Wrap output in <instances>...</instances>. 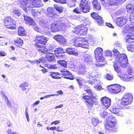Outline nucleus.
<instances>
[{
  "label": "nucleus",
  "instance_id": "60",
  "mask_svg": "<svg viewBox=\"0 0 134 134\" xmlns=\"http://www.w3.org/2000/svg\"><path fill=\"white\" fill-rule=\"evenodd\" d=\"M54 1L60 3L62 4H65L66 3V0H53Z\"/></svg>",
  "mask_w": 134,
  "mask_h": 134
},
{
  "label": "nucleus",
  "instance_id": "61",
  "mask_svg": "<svg viewBox=\"0 0 134 134\" xmlns=\"http://www.w3.org/2000/svg\"><path fill=\"white\" fill-rule=\"evenodd\" d=\"M1 93L2 96L3 98L5 99V100L8 98L5 94L4 92V91H1Z\"/></svg>",
  "mask_w": 134,
  "mask_h": 134
},
{
  "label": "nucleus",
  "instance_id": "31",
  "mask_svg": "<svg viewBox=\"0 0 134 134\" xmlns=\"http://www.w3.org/2000/svg\"><path fill=\"white\" fill-rule=\"evenodd\" d=\"M84 91L86 92L85 93H87L88 94H90L92 96H93V93L89 87H88L87 86H85L84 87Z\"/></svg>",
  "mask_w": 134,
  "mask_h": 134
},
{
  "label": "nucleus",
  "instance_id": "4",
  "mask_svg": "<svg viewBox=\"0 0 134 134\" xmlns=\"http://www.w3.org/2000/svg\"><path fill=\"white\" fill-rule=\"evenodd\" d=\"M132 100V95L130 93H127L124 94L121 100L118 99L117 103H120L121 105L126 106L131 103Z\"/></svg>",
  "mask_w": 134,
  "mask_h": 134
},
{
  "label": "nucleus",
  "instance_id": "37",
  "mask_svg": "<svg viewBox=\"0 0 134 134\" xmlns=\"http://www.w3.org/2000/svg\"><path fill=\"white\" fill-rule=\"evenodd\" d=\"M57 62L64 68L66 67L67 63L66 61L64 60H58Z\"/></svg>",
  "mask_w": 134,
  "mask_h": 134
},
{
  "label": "nucleus",
  "instance_id": "54",
  "mask_svg": "<svg viewBox=\"0 0 134 134\" xmlns=\"http://www.w3.org/2000/svg\"><path fill=\"white\" fill-rule=\"evenodd\" d=\"M33 28L37 32H40V29L38 27L37 25L35 23L34 25Z\"/></svg>",
  "mask_w": 134,
  "mask_h": 134
},
{
  "label": "nucleus",
  "instance_id": "18",
  "mask_svg": "<svg viewBox=\"0 0 134 134\" xmlns=\"http://www.w3.org/2000/svg\"><path fill=\"white\" fill-rule=\"evenodd\" d=\"M61 71L62 72L61 75L64 76L65 78L71 80L74 79L72 74L69 71L64 70H62Z\"/></svg>",
  "mask_w": 134,
  "mask_h": 134
},
{
  "label": "nucleus",
  "instance_id": "24",
  "mask_svg": "<svg viewBox=\"0 0 134 134\" xmlns=\"http://www.w3.org/2000/svg\"><path fill=\"white\" fill-rule=\"evenodd\" d=\"M125 40L127 43L133 42L134 41V34L127 35L125 37Z\"/></svg>",
  "mask_w": 134,
  "mask_h": 134
},
{
  "label": "nucleus",
  "instance_id": "56",
  "mask_svg": "<svg viewBox=\"0 0 134 134\" xmlns=\"http://www.w3.org/2000/svg\"><path fill=\"white\" fill-rule=\"evenodd\" d=\"M80 9H80L78 8H75L73 10V12L77 14L80 13L81 11Z\"/></svg>",
  "mask_w": 134,
  "mask_h": 134
},
{
  "label": "nucleus",
  "instance_id": "3",
  "mask_svg": "<svg viewBox=\"0 0 134 134\" xmlns=\"http://www.w3.org/2000/svg\"><path fill=\"white\" fill-rule=\"evenodd\" d=\"M74 45L76 47H80L87 49L89 45L88 41L82 37H75L72 39Z\"/></svg>",
  "mask_w": 134,
  "mask_h": 134
},
{
  "label": "nucleus",
  "instance_id": "51",
  "mask_svg": "<svg viewBox=\"0 0 134 134\" xmlns=\"http://www.w3.org/2000/svg\"><path fill=\"white\" fill-rule=\"evenodd\" d=\"M28 108L26 107V108L25 110V114L26 115V118L27 120V121L28 122L29 121V115H28Z\"/></svg>",
  "mask_w": 134,
  "mask_h": 134
},
{
  "label": "nucleus",
  "instance_id": "38",
  "mask_svg": "<svg viewBox=\"0 0 134 134\" xmlns=\"http://www.w3.org/2000/svg\"><path fill=\"white\" fill-rule=\"evenodd\" d=\"M125 29L128 32L130 33V32L131 31L134 30V26L132 27L131 26H130L129 25H127L126 26Z\"/></svg>",
  "mask_w": 134,
  "mask_h": 134
},
{
  "label": "nucleus",
  "instance_id": "53",
  "mask_svg": "<svg viewBox=\"0 0 134 134\" xmlns=\"http://www.w3.org/2000/svg\"><path fill=\"white\" fill-rule=\"evenodd\" d=\"M82 69H80V70H79L78 72V73L79 74H85L86 72L84 68L85 67L83 66L82 67Z\"/></svg>",
  "mask_w": 134,
  "mask_h": 134
},
{
  "label": "nucleus",
  "instance_id": "62",
  "mask_svg": "<svg viewBox=\"0 0 134 134\" xmlns=\"http://www.w3.org/2000/svg\"><path fill=\"white\" fill-rule=\"evenodd\" d=\"M32 15L35 16H36L38 15V13L35 10H33L32 11Z\"/></svg>",
  "mask_w": 134,
  "mask_h": 134
},
{
  "label": "nucleus",
  "instance_id": "16",
  "mask_svg": "<svg viewBox=\"0 0 134 134\" xmlns=\"http://www.w3.org/2000/svg\"><path fill=\"white\" fill-rule=\"evenodd\" d=\"M35 48L39 52L45 54L48 52L47 48L44 46L40 45L37 43H35Z\"/></svg>",
  "mask_w": 134,
  "mask_h": 134
},
{
  "label": "nucleus",
  "instance_id": "57",
  "mask_svg": "<svg viewBox=\"0 0 134 134\" xmlns=\"http://www.w3.org/2000/svg\"><path fill=\"white\" fill-rule=\"evenodd\" d=\"M14 15H15L18 16H20L21 15V13L20 11L17 10H14L13 12Z\"/></svg>",
  "mask_w": 134,
  "mask_h": 134
},
{
  "label": "nucleus",
  "instance_id": "26",
  "mask_svg": "<svg viewBox=\"0 0 134 134\" xmlns=\"http://www.w3.org/2000/svg\"><path fill=\"white\" fill-rule=\"evenodd\" d=\"M16 46L20 47H21L23 44V41L21 39L17 38L14 40Z\"/></svg>",
  "mask_w": 134,
  "mask_h": 134
},
{
  "label": "nucleus",
  "instance_id": "35",
  "mask_svg": "<svg viewBox=\"0 0 134 134\" xmlns=\"http://www.w3.org/2000/svg\"><path fill=\"white\" fill-rule=\"evenodd\" d=\"M96 20L98 25H103L104 21L102 18L100 16L98 17V18L96 19Z\"/></svg>",
  "mask_w": 134,
  "mask_h": 134
},
{
  "label": "nucleus",
  "instance_id": "19",
  "mask_svg": "<svg viewBox=\"0 0 134 134\" xmlns=\"http://www.w3.org/2000/svg\"><path fill=\"white\" fill-rule=\"evenodd\" d=\"M110 110L111 113L116 114L118 116H120L122 114V112L116 106H113L110 108Z\"/></svg>",
  "mask_w": 134,
  "mask_h": 134
},
{
  "label": "nucleus",
  "instance_id": "44",
  "mask_svg": "<svg viewBox=\"0 0 134 134\" xmlns=\"http://www.w3.org/2000/svg\"><path fill=\"white\" fill-rule=\"evenodd\" d=\"M58 42L60 44L64 45L66 44V40L65 38L63 37Z\"/></svg>",
  "mask_w": 134,
  "mask_h": 134
},
{
  "label": "nucleus",
  "instance_id": "12",
  "mask_svg": "<svg viewBox=\"0 0 134 134\" xmlns=\"http://www.w3.org/2000/svg\"><path fill=\"white\" fill-rule=\"evenodd\" d=\"M80 7L84 13H86L90 11L89 6L87 1L86 0H82L81 1Z\"/></svg>",
  "mask_w": 134,
  "mask_h": 134
},
{
  "label": "nucleus",
  "instance_id": "5",
  "mask_svg": "<svg viewBox=\"0 0 134 134\" xmlns=\"http://www.w3.org/2000/svg\"><path fill=\"white\" fill-rule=\"evenodd\" d=\"M66 26V24L63 23L55 21L51 25V30L53 32L60 31L62 29H64Z\"/></svg>",
  "mask_w": 134,
  "mask_h": 134
},
{
  "label": "nucleus",
  "instance_id": "41",
  "mask_svg": "<svg viewBox=\"0 0 134 134\" xmlns=\"http://www.w3.org/2000/svg\"><path fill=\"white\" fill-rule=\"evenodd\" d=\"M114 67L115 70L118 73H120L121 70L120 67H119L117 64H115L114 65Z\"/></svg>",
  "mask_w": 134,
  "mask_h": 134
},
{
  "label": "nucleus",
  "instance_id": "7",
  "mask_svg": "<svg viewBox=\"0 0 134 134\" xmlns=\"http://www.w3.org/2000/svg\"><path fill=\"white\" fill-rule=\"evenodd\" d=\"M116 61L118 62L120 66L125 67L127 65L128 59L126 55L124 54H121L117 59H115Z\"/></svg>",
  "mask_w": 134,
  "mask_h": 134
},
{
  "label": "nucleus",
  "instance_id": "58",
  "mask_svg": "<svg viewBox=\"0 0 134 134\" xmlns=\"http://www.w3.org/2000/svg\"><path fill=\"white\" fill-rule=\"evenodd\" d=\"M28 84L25 82H24L23 83L21 84L19 86V87H28Z\"/></svg>",
  "mask_w": 134,
  "mask_h": 134
},
{
  "label": "nucleus",
  "instance_id": "13",
  "mask_svg": "<svg viewBox=\"0 0 134 134\" xmlns=\"http://www.w3.org/2000/svg\"><path fill=\"white\" fill-rule=\"evenodd\" d=\"M47 15L49 18H51L52 19H55L58 17V15L56 13L54 12V9L50 7L47 9Z\"/></svg>",
  "mask_w": 134,
  "mask_h": 134
},
{
  "label": "nucleus",
  "instance_id": "29",
  "mask_svg": "<svg viewBox=\"0 0 134 134\" xmlns=\"http://www.w3.org/2000/svg\"><path fill=\"white\" fill-rule=\"evenodd\" d=\"M47 21L46 20L41 18L39 19V24L43 27H46Z\"/></svg>",
  "mask_w": 134,
  "mask_h": 134
},
{
  "label": "nucleus",
  "instance_id": "10",
  "mask_svg": "<svg viewBox=\"0 0 134 134\" xmlns=\"http://www.w3.org/2000/svg\"><path fill=\"white\" fill-rule=\"evenodd\" d=\"M103 52V50L100 48H98L95 50V56L97 61L102 62L104 60V58L102 55Z\"/></svg>",
  "mask_w": 134,
  "mask_h": 134
},
{
  "label": "nucleus",
  "instance_id": "43",
  "mask_svg": "<svg viewBox=\"0 0 134 134\" xmlns=\"http://www.w3.org/2000/svg\"><path fill=\"white\" fill-rule=\"evenodd\" d=\"M99 122V120L98 119L94 118L92 119V123L94 126L97 125Z\"/></svg>",
  "mask_w": 134,
  "mask_h": 134
},
{
  "label": "nucleus",
  "instance_id": "28",
  "mask_svg": "<svg viewBox=\"0 0 134 134\" xmlns=\"http://www.w3.org/2000/svg\"><path fill=\"white\" fill-rule=\"evenodd\" d=\"M25 32L24 28L22 27H20L18 28V34L21 36H24L25 34Z\"/></svg>",
  "mask_w": 134,
  "mask_h": 134
},
{
  "label": "nucleus",
  "instance_id": "9",
  "mask_svg": "<svg viewBox=\"0 0 134 134\" xmlns=\"http://www.w3.org/2000/svg\"><path fill=\"white\" fill-rule=\"evenodd\" d=\"M5 24L7 28L13 29L16 27V24L15 21L10 17L8 16L6 18Z\"/></svg>",
  "mask_w": 134,
  "mask_h": 134
},
{
  "label": "nucleus",
  "instance_id": "32",
  "mask_svg": "<svg viewBox=\"0 0 134 134\" xmlns=\"http://www.w3.org/2000/svg\"><path fill=\"white\" fill-rule=\"evenodd\" d=\"M128 77L129 81H132L134 79V71L132 70L128 71Z\"/></svg>",
  "mask_w": 134,
  "mask_h": 134
},
{
  "label": "nucleus",
  "instance_id": "63",
  "mask_svg": "<svg viewBox=\"0 0 134 134\" xmlns=\"http://www.w3.org/2000/svg\"><path fill=\"white\" fill-rule=\"evenodd\" d=\"M76 80L77 82H78V84L80 86H81L82 85V79H81L77 78L76 79Z\"/></svg>",
  "mask_w": 134,
  "mask_h": 134
},
{
  "label": "nucleus",
  "instance_id": "22",
  "mask_svg": "<svg viewBox=\"0 0 134 134\" xmlns=\"http://www.w3.org/2000/svg\"><path fill=\"white\" fill-rule=\"evenodd\" d=\"M66 52L68 54L70 55H72L75 56L78 55L77 52L74 48H68L66 50Z\"/></svg>",
  "mask_w": 134,
  "mask_h": 134
},
{
  "label": "nucleus",
  "instance_id": "59",
  "mask_svg": "<svg viewBox=\"0 0 134 134\" xmlns=\"http://www.w3.org/2000/svg\"><path fill=\"white\" fill-rule=\"evenodd\" d=\"M55 54L56 57L58 59H61L63 58V57H64L63 54Z\"/></svg>",
  "mask_w": 134,
  "mask_h": 134
},
{
  "label": "nucleus",
  "instance_id": "52",
  "mask_svg": "<svg viewBox=\"0 0 134 134\" xmlns=\"http://www.w3.org/2000/svg\"><path fill=\"white\" fill-rule=\"evenodd\" d=\"M7 133L8 134H19L16 132L12 131V130L10 128L8 129Z\"/></svg>",
  "mask_w": 134,
  "mask_h": 134
},
{
  "label": "nucleus",
  "instance_id": "15",
  "mask_svg": "<svg viewBox=\"0 0 134 134\" xmlns=\"http://www.w3.org/2000/svg\"><path fill=\"white\" fill-rule=\"evenodd\" d=\"M101 101L103 105L106 109L108 108L111 105V99L109 98L105 97H103Z\"/></svg>",
  "mask_w": 134,
  "mask_h": 134
},
{
  "label": "nucleus",
  "instance_id": "48",
  "mask_svg": "<svg viewBox=\"0 0 134 134\" xmlns=\"http://www.w3.org/2000/svg\"><path fill=\"white\" fill-rule=\"evenodd\" d=\"M115 2H114V3L113 4L114 5H117V3H119L120 4H122L123 3H124L126 0H115ZM115 1V0H114V1ZM112 4H113L111 3Z\"/></svg>",
  "mask_w": 134,
  "mask_h": 134
},
{
  "label": "nucleus",
  "instance_id": "40",
  "mask_svg": "<svg viewBox=\"0 0 134 134\" xmlns=\"http://www.w3.org/2000/svg\"><path fill=\"white\" fill-rule=\"evenodd\" d=\"M86 72L85 74H86V76L87 78H90L91 77H96L97 76V74L96 72H95L96 74L94 75H93V73H92L91 74H90L88 73H86Z\"/></svg>",
  "mask_w": 134,
  "mask_h": 134
},
{
  "label": "nucleus",
  "instance_id": "42",
  "mask_svg": "<svg viewBox=\"0 0 134 134\" xmlns=\"http://www.w3.org/2000/svg\"><path fill=\"white\" fill-rule=\"evenodd\" d=\"M120 77L121 78L124 79V80H125L127 81H129V79L128 77V75H127L126 74H124V75H120Z\"/></svg>",
  "mask_w": 134,
  "mask_h": 134
},
{
  "label": "nucleus",
  "instance_id": "49",
  "mask_svg": "<svg viewBox=\"0 0 134 134\" xmlns=\"http://www.w3.org/2000/svg\"><path fill=\"white\" fill-rule=\"evenodd\" d=\"M62 37L63 36L60 35H57L54 37V38L58 42L60 40H61V38H62Z\"/></svg>",
  "mask_w": 134,
  "mask_h": 134
},
{
  "label": "nucleus",
  "instance_id": "30",
  "mask_svg": "<svg viewBox=\"0 0 134 134\" xmlns=\"http://www.w3.org/2000/svg\"><path fill=\"white\" fill-rule=\"evenodd\" d=\"M126 8L127 12L129 13L131 12V11L134 10V6L130 4H127L126 6Z\"/></svg>",
  "mask_w": 134,
  "mask_h": 134
},
{
  "label": "nucleus",
  "instance_id": "21",
  "mask_svg": "<svg viewBox=\"0 0 134 134\" xmlns=\"http://www.w3.org/2000/svg\"><path fill=\"white\" fill-rule=\"evenodd\" d=\"M24 19L26 24L32 26L34 25V21L30 17L27 16H24Z\"/></svg>",
  "mask_w": 134,
  "mask_h": 134
},
{
  "label": "nucleus",
  "instance_id": "20",
  "mask_svg": "<svg viewBox=\"0 0 134 134\" xmlns=\"http://www.w3.org/2000/svg\"><path fill=\"white\" fill-rule=\"evenodd\" d=\"M85 62L89 64H91L93 63V58L90 54H85L84 55Z\"/></svg>",
  "mask_w": 134,
  "mask_h": 134
},
{
  "label": "nucleus",
  "instance_id": "46",
  "mask_svg": "<svg viewBox=\"0 0 134 134\" xmlns=\"http://www.w3.org/2000/svg\"><path fill=\"white\" fill-rule=\"evenodd\" d=\"M105 77L107 80H110L113 79V76L112 75L109 74H107L106 75Z\"/></svg>",
  "mask_w": 134,
  "mask_h": 134
},
{
  "label": "nucleus",
  "instance_id": "1",
  "mask_svg": "<svg viewBox=\"0 0 134 134\" xmlns=\"http://www.w3.org/2000/svg\"><path fill=\"white\" fill-rule=\"evenodd\" d=\"M31 0H23L20 5V7L26 12L27 7L28 8L36 7H42L43 4L41 0H33L32 2Z\"/></svg>",
  "mask_w": 134,
  "mask_h": 134
},
{
  "label": "nucleus",
  "instance_id": "11",
  "mask_svg": "<svg viewBox=\"0 0 134 134\" xmlns=\"http://www.w3.org/2000/svg\"><path fill=\"white\" fill-rule=\"evenodd\" d=\"M85 94V93L83 94V96L82 98L85 100L84 101L87 107L89 108H91L93 104V101L91 97L86 95Z\"/></svg>",
  "mask_w": 134,
  "mask_h": 134
},
{
  "label": "nucleus",
  "instance_id": "27",
  "mask_svg": "<svg viewBox=\"0 0 134 134\" xmlns=\"http://www.w3.org/2000/svg\"><path fill=\"white\" fill-rule=\"evenodd\" d=\"M49 75L53 79H60L61 78L60 77L57 76V75H59V73L57 72H50Z\"/></svg>",
  "mask_w": 134,
  "mask_h": 134
},
{
  "label": "nucleus",
  "instance_id": "8",
  "mask_svg": "<svg viewBox=\"0 0 134 134\" xmlns=\"http://www.w3.org/2000/svg\"><path fill=\"white\" fill-rule=\"evenodd\" d=\"M73 31L79 35H83L86 34L87 29L86 26L83 25H80L76 27Z\"/></svg>",
  "mask_w": 134,
  "mask_h": 134
},
{
  "label": "nucleus",
  "instance_id": "64",
  "mask_svg": "<svg viewBox=\"0 0 134 134\" xmlns=\"http://www.w3.org/2000/svg\"><path fill=\"white\" fill-rule=\"evenodd\" d=\"M130 19L131 23H134V14L130 15Z\"/></svg>",
  "mask_w": 134,
  "mask_h": 134
},
{
  "label": "nucleus",
  "instance_id": "47",
  "mask_svg": "<svg viewBox=\"0 0 134 134\" xmlns=\"http://www.w3.org/2000/svg\"><path fill=\"white\" fill-rule=\"evenodd\" d=\"M54 7L57 11L59 12V13H61L62 12V7H59L57 5H54Z\"/></svg>",
  "mask_w": 134,
  "mask_h": 134
},
{
  "label": "nucleus",
  "instance_id": "23",
  "mask_svg": "<svg viewBox=\"0 0 134 134\" xmlns=\"http://www.w3.org/2000/svg\"><path fill=\"white\" fill-rule=\"evenodd\" d=\"M46 53V58L49 61L52 62L54 60L55 58L54 53L48 52Z\"/></svg>",
  "mask_w": 134,
  "mask_h": 134
},
{
  "label": "nucleus",
  "instance_id": "2",
  "mask_svg": "<svg viewBox=\"0 0 134 134\" xmlns=\"http://www.w3.org/2000/svg\"><path fill=\"white\" fill-rule=\"evenodd\" d=\"M116 120L114 117L109 116L106 119L105 125V127L107 130L111 132L116 131V129L114 128L116 124Z\"/></svg>",
  "mask_w": 134,
  "mask_h": 134
},
{
  "label": "nucleus",
  "instance_id": "50",
  "mask_svg": "<svg viewBox=\"0 0 134 134\" xmlns=\"http://www.w3.org/2000/svg\"><path fill=\"white\" fill-rule=\"evenodd\" d=\"M105 55L106 56L110 57L112 56V54L110 50H106L105 51Z\"/></svg>",
  "mask_w": 134,
  "mask_h": 134
},
{
  "label": "nucleus",
  "instance_id": "17",
  "mask_svg": "<svg viewBox=\"0 0 134 134\" xmlns=\"http://www.w3.org/2000/svg\"><path fill=\"white\" fill-rule=\"evenodd\" d=\"M127 20V18L126 17H120L117 19L116 24L118 26H121L126 24Z\"/></svg>",
  "mask_w": 134,
  "mask_h": 134
},
{
  "label": "nucleus",
  "instance_id": "6",
  "mask_svg": "<svg viewBox=\"0 0 134 134\" xmlns=\"http://www.w3.org/2000/svg\"><path fill=\"white\" fill-rule=\"evenodd\" d=\"M125 88L118 84L112 85L107 87V89L110 92L114 94H117L122 90H124Z\"/></svg>",
  "mask_w": 134,
  "mask_h": 134
},
{
  "label": "nucleus",
  "instance_id": "55",
  "mask_svg": "<svg viewBox=\"0 0 134 134\" xmlns=\"http://www.w3.org/2000/svg\"><path fill=\"white\" fill-rule=\"evenodd\" d=\"M108 114V113L105 111H103L100 113V116L102 118H104L105 116L107 115Z\"/></svg>",
  "mask_w": 134,
  "mask_h": 134
},
{
  "label": "nucleus",
  "instance_id": "14",
  "mask_svg": "<svg viewBox=\"0 0 134 134\" xmlns=\"http://www.w3.org/2000/svg\"><path fill=\"white\" fill-rule=\"evenodd\" d=\"M48 40L47 38L43 36H39L37 35L35 37V41L36 43L45 44L46 43Z\"/></svg>",
  "mask_w": 134,
  "mask_h": 134
},
{
  "label": "nucleus",
  "instance_id": "36",
  "mask_svg": "<svg viewBox=\"0 0 134 134\" xmlns=\"http://www.w3.org/2000/svg\"><path fill=\"white\" fill-rule=\"evenodd\" d=\"M113 51L114 53V55L116 59L118 58L120 55L121 54H120L118 50L116 49H114Z\"/></svg>",
  "mask_w": 134,
  "mask_h": 134
},
{
  "label": "nucleus",
  "instance_id": "45",
  "mask_svg": "<svg viewBox=\"0 0 134 134\" xmlns=\"http://www.w3.org/2000/svg\"><path fill=\"white\" fill-rule=\"evenodd\" d=\"M91 16L93 19H96L98 18V17L100 16L97 13L94 12L91 14Z\"/></svg>",
  "mask_w": 134,
  "mask_h": 134
},
{
  "label": "nucleus",
  "instance_id": "33",
  "mask_svg": "<svg viewBox=\"0 0 134 134\" xmlns=\"http://www.w3.org/2000/svg\"><path fill=\"white\" fill-rule=\"evenodd\" d=\"M54 54H63L64 52L63 48H59L56 49L54 51Z\"/></svg>",
  "mask_w": 134,
  "mask_h": 134
},
{
  "label": "nucleus",
  "instance_id": "39",
  "mask_svg": "<svg viewBox=\"0 0 134 134\" xmlns=\"http://www.w3.org/2000/svg\"><path fill=\"white\" fill-rule=\"evenodd\" d=\"M45 58L43 57L40 58L39 59H36L35 60V63H36L37 64H38L40 63H43L45 62Z\"/></svg>",
  "mask_w": 134,
  "mask_h": 134
},
{
  "label": "nucleus",
  "instance_id": "34",
  "mask_svg": "<svg viewBox=\"0 0 134 134\" xmlns=\"http://www.w3.org/2000/svg\"><path fill=\"white\" fill-rule=\"evenodd\" d=\"M100 1L102 5L104 7L109 5L111 2L110 0H100Z\"/></svg>",
  "mask_w": 134,
  "mask_h": 134
},
{
  "label": "nucleus",
  "instance_id": "25",
  "mask_svg": "<svg viewBox=\"0 0 134 134\" xmlns=\"http://www.w3.org/2000/svg\"><path fill=\"white\" fill-rule=\"evenodd\" d=\"M92 4L95 10H100L101 9V7L100 4L98 2L97 0H93Z\"/></svg>",
  "mask_w": 134,
  "mask_h": 134
}]
</instances>
